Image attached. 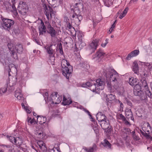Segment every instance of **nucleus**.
I'll list each match as a JSON object with an SVG mask.
<instances>
[{
    "label": "nucleus",
    "mask_w": 152,
    "mask_h": 152,
    "mask_svg": "<svg viewBox=\"0 0 152 152\" xmlns=\"http://www.w3.org/2000/svg\"><path fill=\"white\" fill-rule=\"evenodd\" d=\"M104 76L106 77L107 88L111 90L113 87L117 89L118 86V75L114 69H110L104 71Z\"/></svg>",
    "instance_id": "nucleus-1"
},
{
    "label": "nucleus",
    "mask_w": 152,
    "mask_h": 152,
    "mask_svg": "<svg viewBox=\"0 0 152 152\" xmlns=\"http://www.w3.org/2000/svg\"><path fill=\"white\" fill-rule=\"evenodd\" d=\"M134 93L135 96H138L141 100H146L147 99V96L145 92L141 90V86L140 85H136L134 87Z\"/></svg>",
    "instance_id": "nucleus-2"
},
{
    "label": "nucleus",
    "mask_w": 152,
    "mask_h": 152,
    "mask_svg": "<svg viewBox=\"0 0 152 152\" xmlns=\"http://www.w3.org/2000/svg\"><path fill=\"white\" fill-rule=\"evenodd\" d=\"M77 69H81L82 70L88 69L89 65L82 60L80 55H77Z\"/></svg>",
    "instance_id": "nucleus-3"
},
{
    "label": "nucleus",
    "mask_w": 152,
    "mask_h": 152,
    "mask_svg": "<svg viewBox=\"0 0 152 152\" xmlns=\"http://www.w3.org/2000/svg\"><path fill=\"white\" fill-rule=\"evenodd\" d=\"M77 34L78 37V42H77V52L79 50V48L80 50L85 46V43L83 42L82 39L84 37L83 33L80 30H77Z\"/></svg>",
    "instance_id": "nucleus-4"
},
{
    "label": "nucleus",
    "mask_w": 152,
    "mask_h": 152,
    "mask_svg": "<svg viewBox=\"0 0 152 152\" xmlns=\"http://www.w3.org/2000/svg\"><path fill=\"white\" fill-rule=\"evenodd\" d=\"M1 19L3 21L2 26L4 29H10L14 24V21L12 20L4 18L2 16Z\"/></svg>",
    "instance_id": "nucleus-5"
},
{
    "label": "nucleus",
    "mask_w": 152,
    "mask_h": 152,
    "mask_svg": "<svg viewBox=\"0 0 152 152\" xmlns=\"http://www.w3.org/2000/svg\"><path fill=\"white\" fill-rule=\"evenodd\" d=\"M18 9L19 13L23 15L26 14L28 10V7L26 3L23 1L20 2Z\"/></svg>",
    "instance_id": "nucleus-6"
},
{
    "label": "nucleus",
    "mask_w": 152,
    "mask_h": 152,
    "mask_svg": "<svg viewBox=\"0 0 152 152\" xmlns=\"http://www.w3.org/2000/svg\"><path fill=\"white\" fill-rule=\"evenodd\" d=\"M43 9L44 10V12L45 15L48 20L49 19L50 17L51 18L53 14V10L51 7L48 5L46 4H43L42 6Z\"/></svg>",
    "instance_id": "nucleus-7"
},
{
    "label": "nucleus",
    "mask_w": 152,
    "mask_h": 152,
    "mask_svg": "<svg viewBox=\"0 0 152 152\" xmlns=\"http://www.w3.org/2000/svg\"><path fill=\"white\" fill-rule=\"evenodd\" d=\"M104 53L101 49H99L92 57V59L97 62H99L103 58Z\"/></svg>",
    "instance_id": "nucleus-8"
},
{
    "label": "nucleus",
    "mask_w": 152,
    "mask_h": 152,
    "mask_svg": "<svg viewBox=\"0 0 152 152\" xmlns=\"http://www.w3.org/2000/svg\"><path fill=\"white\" fill-rule=\"evenodd\" d=\"M57 93L55 94H52L50 96V100H49V104H57L60 103L62 99L61 96L57 95Z\"/></svg>",
    "instance_id": "nucleus-9"
},
{
    "label": "nucleus",
    "mask_w": 152,
    "mask_h": 152,
    "mask_svg": "<svg viewBox=\"0 0 152 152\" xmlns=\"http://www.w3.org/2000/svg\"><path fill=\"white\" fill-rule=\"evenodd\" d=\"M63 75L68 79L70 74L72 71V66L70 65L62 68Z\"/></svg>",
    "instance_id": "nucleus-10"
},
{
    "label": "nucleus",
    "mask_w": 152,
    "mask_h": 152,
    "mask_svg": "<svg viewBox=\"0 0 152 152\" xmlns=\"http://www.w3.org/2000/svg\"><path fill=\"white\" fill-rule=\"evenodd\" d=\"M45 24L47 27V32L50 34L51 37H55L56 33V31L51 26L49 22L46 21Z\"/></svg>",
    "instance_id": "nucleus-11"
},
{
    "label": "nucleus",
    "mask_w": 152,
    "mask_h": 152,
    "mask_svg": "<svg viewBox=\"0 0 152 152\" xmlns=\"http://www.w3.org/2000/svg\"><path fill=\"white\" fill-rule=\"evenodd\" d=\"M100 41L99 39H95L92 41L89 45V48L91 50V53L94 52L99 45V43Z\"/></svg>",
    "instance_id": "nucleus-12"
},
{
    "label": "nucleus",
    "mask_w": 152,
    "mask_h": 152,
    "mask_svg": "<svg viewBox=\"0 0 152 152\" xmlns=\"http://www.w3.org/2000/svg\"><path fill=\"white\" fill-rule=\"evenodd\" d=\"M96 82L95 83L97 86V90L98 91L103 90L105 85L104 80L102 78H99L96 80Z\"/></svg>",
    "instance_id": "nucleus-13"
},
{
    "label": "nucleus",
    "mask_w": 152,
    "mask_h": 152,
    "mask_svg": "<svg viewBox=\"0 0 152 152\" xmlns=\"http://www.w3.org/2000/svg\"><path fill=\"white\" fill-rule=\"evenodd\" d=\"M38 29L39 31V35H43L45 34L46 32V27L42 20H41V23L39 26Z\"/></svg>",
    "instance_id": "nucleus-14"
},
{
    "label": "nucleus",
    "mask_w": 152,
    "mask_h": 152,
    "mask_svg": "<svg viewBox=\"0 0 152 152\" xmlns=\"http://www.w3.org/2000/svg\"><path fill=\"white\" fill-rule=\"evenodd\" d=\"M53 45H47L44 47V48L46 50L47 52L49 55L50 56H53L54 55L55 50L53 49L52 48Z\"/></svg>",
    "instance_id": "nucleus-15"
},
{
    "label": "nucleus",
    "mask_w": 152,
    "mask_h": 152,
    "mask_svg": "<svg viewBox=\"0 0 152 152\" xmlns=\"http://www.w3.org/2000/svg\"><path fill=\"white\" fill-rule=\"evenodd\" d=\"M8 47L11 51L10 53L11 54V56L14 59H16L18 58L17 55L15 51H14V48H12L13 45L12 44L8 43Z\"/></svg>",
    "instance_id": "nucleus-16"
},
{
    "label": "nucleus",
    "mask_w": 152,
    "mask_h": 152,
    "mask_svg": "<svg viewBox=\"0 0 152 152\" xmlns=\"http://www.w3.org/2000/svg\"><path fill=\"white\" fill-rule=\"evenodd\" d=\"M139 53V50H134L128 54L126 58V59L128 60H129L131 58L138 55Z\"/></svg>",
    "instance_id": "nucleus-17"
},
{
    "label": "nucleus",
    "mask_w": 152,
    "mask_h": 152,
    "mask_svg": "<svg viewBox=\"0 0 152 152\" xmlns=\"http://www.w3.org/2000/svg\"><path fill=\"white\" fill-rule=\"evenodd\" d=\"M132 70L135 73L138 75L139 74V67L137 62L134 61L133 63Z\"/></svg>",
    "instance_id": "nucleus-18"
},
{
    "label": "nucleus",
    "mask_w": 152,
    "mask_h": 152,
    "mask_svg": "<svg viewBox=\"0 0 152 152\" xmlns=\"http://www.w3.org/2000/svg\"><path fill=\"white\" fill-rule=\"evenodd\" d=\"M131 130L129 128H125L122 132V135L125 139L127 138L130 133H131Z\"/></svg>",
    "instance_id": "nucleus-19"
},
{
    "label": "nucleus",
    "mask_w": 152,
    "mask_h": 152,
    "mask_svg": "<svg viewBox=\"0 0 152 152\" xmlns=\"http://www.w3.org/2000/svg\"><path fill=\"white\" fill-rule=\"evenodd\" d=\"M21 91L19 89L15 91V96L19 100H23V97L22 94H21Z\"/></svg>",
    "instance_id": "nucleus-20"
},
{
    "label": "nucleus",
    "mask_w": 152,
    "mask_h": 152,
    "mask_svg": "<svg viewBox=\"0 0 152 152\" xmlns=\"http://www.w3.org/2000/svg\"><path fill=\"white\" fill-rule=\"evenodd\" d=\"M72 103V101L70 100V98L69 97H66L65 95H63V104L64 105H69Z\"/></svg>",
    "instance_id": "nucleus-21"
},
{
    "label": "nucleus",
    "mask_w": 152,
    "mask_h": 152,
    "mask_svg": "<svg viewBox=\"0 0 152 152\" xmlns=\"http://www.w3.org/2000/svg\"><path fill=\"white\" fill-rule=\"evenodd\" d=\"M99 124L103 129H107L109 127V125L108 122H107L106 119L105 120L102 121Z\"/></svg>",
    "instance_id": "nucleus-22"
},
{
    "label": "nucleus",
    "mask_w": 152,
    "mask_h": 152,
    "mask_svg": "<svg viewBox=\"0 0 152 152\" xmlns=\"http://www.w3.org/2000/svg\"><path fill=\"white\" fill-rule=\"evenodd\" d=\"M37 118V122H39L40 124H45L46 121V118L45 117L38 115Z\"/></svg>",
    "instance_id": "nucleus-23"
},
{
    "label": "nucleus",
    "mask_w": 152,
    "mask_h": 152,
    "mask_svg": "<svg viewBox=\"0 0 152 152\" xmlns=\"http://www.w3.org/2000/svg\"><path fill=\"white\" fill-rule=\"evenodd\" d=\"M9 75H10V72H11L12 73H15L17 72V69L15 66V65L12 64H10L9 66Z\"/></svg>",
    "instance_id": "nucleus-24"
},
{
    "label": "nucleus",
    "mask_w": 152,
    "mask_h": 152,
    "mask_svg": "<svg viewBox=\"0 0 152 152\" xmlns=\"http://www.w3.org/2000/svg\"><path fill=\"white\" fill-rule=\"evenodd\" d=\"M129 84L132 86H134V87H135L136 85H139L137 84V79L133 77L129 78Z\"/></svg>",
    "instance_id": "nucleus-25"
},
{
    "label": "nucleus",
    "mask_w": 152,
    "mask_h": 152,
    "mask_svg": "<svg viewBox=\"0 0 152 152\" xmlns=\"http://www.w3.org/2000/svg\"><path fill=\"white\" fill-rule=\"evenodd\" d=\"M15 49L18 53H22L23 50L22 45L21 44L18 43L15 46Z\"/></svg>",
    "instance_id": "nucleus-26"
},
{
    "label": "nucleus",
    "mask_w": 152,
    "mask_h": 152,
    "mask_svg": "<svg viewBox=\"0 0 152 152\" xmlns=\"http://www.w3.org/2000/svg\"><path fill=\"white\" fill-rule=\"evenodd\" d=\"M96 118L97 120L99 122V123L101 122L102 121L106 119V117L104 115L100 114H97L96 115Z\"/></svg>",
    "instance_id": "nucleus-27"
},
{
    "label": "nucleus",
    "mask_w": 152,
    "mask_h": 152,
    "mask_svg": "<svg viewBox=\"0 0 152 152\" xmlns=\"http://www.w3.org/2000/svg\"><path fill=\"white\" fill-rule=\"evenodd\" d=\"M141 81L142 83L141 86L142 87L144 88L145 89H147L148 88V86L147 81L146 78L144 77L142 79Z\"/></svg>",
    "instance_id": "nucleus-28"
},
{
    "label": "nucleus",
    "mask_w": 152,
    "mask_h": 152,
    "mask_svg": "<svg viewBox=\"0 0 152 152\" xmlns=\"http://www.w3.org/2000/svg\"><path fill=\"white\" fill-rule=\"evenodd\" d=\"M17 78L15 77H13L12 79H9V83L10 86H13L17 82Z\"/></svg>",
    "instance_id": "nucleus-29"
},
{
    "label": "nucleus",
    "mask_w": 152,
    "mask_h": 152,
    "mask_svg": "<svg viewBox=\"0 0 152 152\" xmlns=\"http://www.w3.org/2000/svg\"><path fill=\"white\" fill-rule=\"evenodd\" d=\"M71 9V14H72V15L70 16V17H72L73 18H74L76 15V13L75 12V6H72L70 7Z\"/></svg>",
    "instance_id": "nucleus-30"
},
{
    "label": "nucleus",
    "mask_w": 152,
    "mask_h": 152,
    "mask_svg": "<svg viewBox=\"0 0 152 152\" xmlns=\"http://www.w3.org/2000/svg\"><path fill=\"white\" fill-rule=\"evenodd\" d=\"M22 142L23 141L21 138L19 137H16L14 144L20 146L21 145Z\"/></svg>",
    "instance_id": "nucleus-31"
},
{
    "label": "nucleus",
    "mask_w": 152,
    "mask_h": 152,
    "mask_svg": "<svg viewBox=\"0 0 152 152\" xmlns=\"http://www.w3.org/2000/svg\"><path fill=\"white\" fill-rule=\"evenodd\" d=\"M96 150V146L95 144L93 145L92 147L86 149L87 152H94Z\"/></svg>",
    "instance_id": "nucleus-32"
},
{
    "label": "nucleus",
    "mask_w": 152,
    "mask_h": 152,
    "mask_svg": "<svg viewBox=\"0 0 152 152\" xmlns=\"http://www.w3.org/2000/svg\"><path fill=\"white\" fill-rule=\"evenodd\" d=\"M69 65H70L69 62L65 59H64L62 60L61 62V66L62 68L68 66Z\"/></svg>",
    "instance_id": "nucleus-33"
},
{
    "label": "nucleus",
    "mask_w": 152,
    "mask_h": 152,
    "mask_svg": "<svg viewBox=\"0 0 152 152\" xmlns=\"http://www.w3.org/2000/svg\"><path fill=\"white\" fill-rule=\"evenodd\" d=\"M97 87L96 83H94V84L91 85L90 88L91 90L93 92H95L96 93H98V91L97 90Z\"/></svg>",
    "instance_id": "nucleus-34"
},
{
    "label": "nucleus",
    "mask_w": 152,
    "mask_h": 152,
    "mask_svg": "<svg viewBox=\"0 0 152 152\" xmlns=\"http://www.w3.org/2000/svg\"><path fill=\"white\" fill-rule=\"evenodd\" d=\"M145 93L146 96H148V97L150 98H152V94H151V91L148 88L147 89H145Z\"/></svg>",
    "instance_id": "nucleus-35"
},
{
    "label": "nucleus",
    "mask_w": 152,
    "mask_h": 152,
    "mask_svg": "<svg viewBox=\"0 0 152 152\" xmlns=\"http://www.w3.org/2000/svg\"><path fill=\"white\" fill-rule=\"evenodd\" d=\"M131 134L132 135V137L134 140L137 141L139 140V137L137 135V134L135 133V131H132L131 132Z\"/></svg>",
    "instance_id": "nucleus-36"
},
{
    "label": "nucleus",
    "mask_w": 152,
    "mask_h": 152,
    "mask_svg": "<svg viewBox=\"0 0 152 152\" xmlns=\"http://www.w3.org/2000/svg\"><path fill=\"white\" fill-rule=\"evenodd\" d=\"M102 144L104 147H108V148H110L111 144L106 139L104 140L103 142H102Z\"/></svg>",
    "instance_id": "nucleus-37"
},
{
    "label": "nucleus",
    "mask_w": 152,
    "mask_h": 152,
    "mask_svg": "<svg viewBox=\"0 0 152 152\" xmlns=\"http://www.w3.org/2000/svg\"><path fill=\"white\" fill-rule=\"evenodd\" d=\"M5 8H6L7 11H11V5L9 2H6L4 4Z\"/></svg>",
    "instance_id": "nucleus-38"
},
{
    "label": "nucleus",
    "mask_w": 152,
    "mask_h": 152,
    "mask_svg": "<svg viewBox=\"0 0 152 152\" xmlns=\"http://www.w3.org/2000/svg\"><path fill=\"white\" fill-rule=\"evenodd\" d=\"M7 137L9 139V140L10 142L13 144H15L16 138L12 136H9L7 135Z\"/></svg>",
    "instance_id": "nucleus-39"
},
{
    "label": "nucleus",
    "mask_w": 152,
    "mask_h": 152,
    "mask_svg": "<svg viewBox=\"0 0 152 152\" xmlns=\"http://www.w3.org/2000/svg\"><path fill=\"white\" fill-rule=\"evenodd\" d=\"M142 134L145 136L147 139H150V140H152V137L148 134L143 132H142Z\"/></svg>",
    "instance_id": "nucleus-40"
},
{
    "label": "nucleus",
    "mask_w": 152,
    "mask_h": 152,
    "mask_svg": "<svg viewBox=\"0 0 152 152\" xmlns=\"http://www.w3.org/2000/svg\"><path fill=\"white\" fill-rule=\"evenodd\" d=\"M27 121L28 123H30L31 124H35L37 123L35 119L34 118L31 119V118H29V117H28L27 119Z\"/></svg>",
    "instance_id": "nucleus-41"
},
{
    "label": "nucleus",
    "mask_w": 152,
    "mask_h": 152,
    "mask_svg": "<svg viewBox=\"0 0 152 152\" xmlns=\"http://www.w3.org/2000/svg\"><path fill=\"white\" fill-rule=\"evenodd\" d=\"M125 113L126 116L127 117H128L129 118V117L132 115H133L132 113L131 109H129L128 110H126L125 112Z\"/></svg>",
    "instance_id": "nucleus-42"
},
{
    "label": "nucleus",
    "mask_w": 152,
    "mask_h": 152,
    "mask_svg": "<svg viewBox=\"0 0 152 152\" xmlns=\"http://www.w3.org/2000/svg\"><path fill=\"white\" fill-rule=\"evenodd\" d=\"M43 96L44 97L45 99L46 102H49V100L48 99V94L47 92L45 93L43 95Z\"/></svg>",
    "instance_id": "nucleus-43"
},
{
    "label": "nucleus",
    "mask_w": 152,
    "mask_h": 152,
    "mask_svg": "<svg viewBox=\"0 0 152 152\" xmlns=\"http://www.w3.org/2000/svg\"><path fill=\"white\" fill-rule=\"evenodd\" d=\"M49 152H60L59 149L57 148L54 147L53 148L49 149Z\"/></svg>",
    "instance_id": "nucleus-44"
},
{
    "label": "nucleus",
    "mask_w": 152,
    "mask_h": 152,
    "mask_svg": "<svg viewBox=\"0 0 152 152\" xmlns=\"http://www.w3.org/2000/svg\"><path fill=\"white\" fill-rule=\"evenodd\" d=\"M82 19V16L81 15H77V21L78 20L77 25H79L80 23L81 20Z\"/></svg>",
    "instance_id": "nucleus-45"
},
{
    "label": "nucleus",
    "mask_w": 152,
    "mask_h": 152,
    "mask_svg": "<svg viewBox=\"0 0 152 152\" xmlns=\"http://www.w3.org/2000/svg\"><path fill=\"white\" fill-rule=\"evenodd\" d=\"M91 85V83L90 82H87L86 83L82 84V87H90Z\"/></svg>",
    "instance_id": "nucleus-46"
},
{
    "label": "nucleus",
    "mask_w": 152,
    "mask_h": 152,
    "mask_svg": "<svg viewBox=\"0 0 152 152\" xmlns=\"http://www.w3.org/2000/svg\"><path fill=\"white\" fill-rule=\"evenodd\" d=\"M37 144L39 146L40 148L41 147L44 145L45 144L41 140L38 141L37 142Z\"/></svg>",
    "instance_id": "nucleus-47"
},
{
    "label": "nucleus",
    "mask_w": 152,
    "mask_h": 152,
    "mask_svg": "<svg viewBox=\"0 0 152 152\" xmlns=\"http://www.w3.org/2000/svg\"><path fill=\"white\" fill-rule=\"evenodd\" d=\"M40 148L43 151V152H47V148L45 144L43 145V146L40 147Z\"/></svg>",
    "instance_id": "nucleus-48"
},
{
    "label": "nucleus",
    "mask_w": 152,
    "mask_h": 152,
    "mask_svg": "<svg viewBox=\"0 0 152 152\" xmlns=\"http://www.w3.org/2000/svg\"><path fill=\"white\" fill-rule=\"evenodd\" d=\"M7 86L6 85L3 87H2L1 88L0 93L2 92L3 93H4L6 92L7 89Z\"/></svg>",
    "instance_id": "nucleus-49"
},
{
    "label": "nucleus",
    "mask_w": 152,
    "mask_h": 152,
    "mask_svg": "<svg viewBox=\"0 0 152 152\" xmlns=\"http://www.w3.org/2000/svg\"><path fill=\"white\" fill-rule=\"evenodd\" d=\"M58 47L59 49V52H60V53L61 55H63V50L62 45H61V43H60Z\"/></svg>",
    "instance_id": "nucleus-50"
},
{
    "label": "nucleus",
    "mask_w": 152,
    "mask_h": 152,
    "mask_svg": "<svg viewBox=\"0 0 152 152\" xmlns=\"http://www.w3.org/2000/svg\"><path fill=\"white\" fill-rule=\"evenodd\" d=\"M12 11L14 12L16 11V8L14 4H13L12 5H11V11Z\"/></svg>",
    "instance_id": "nucleus-51"
},
{
    "label": "nucleus",
    "mask_w": 152,
    "mask_h": 152,
    "mask_svg": "<svg viewBox=\"0 0 152 152\" xmlns=\"http://www.w3.org/2000/svg\"><path fill=\"white\" fill-rule=\"evenodd\" d=\"M108 40L109 39H106L105 41V42L104 43H102L101 44V46L103 47H105L107 44L108 43Z\"/></svg>",
    "instance_id": "nucleus-52"
},
{
    "label": "nucleus",
    "mask_w": 152,
    "mask_h": 152,
    "mask_svg": "<svg viewBox=\"0 0 152 152\" xmlns=\"http://www.w3.org/2000/svg\"><path fill=\"white\" fill-rule=\"evenodd\" d=\"M109 97L110 98H111V99H110V100H113L115 99V96L112 94L109 95Z\"/></svg>",
    "instance_id": "nucleus-53"
},
{
    "label": "nucleus",
    "mask_w": 152,
    "mask_h": 152,
    "mask_svg": "<svg viewBox=\"0 0 152 152\" xmlns=\"http://www.w3.org/2000/svg\"><path fill=\"white\" fill-rule=\"evenodd\" d=\"M142 64L147 66H150L151 64L148 62H142Z\"/></svg>",
    "instance_id": "nucleus-54"
},
{
    "label": "nucleus",
    "mask_w": 152,
    "mask_h": 152,
    "mask_svg": "<svg viewBox=\"0 0 152 152\" xmlns=\"http://www.w3.org/2000/svg\"><path fill=\"white\" fill-rule=\"evenodd\" d=\"M119 116H120V118L123 121H124V120H125L126 119L125 117L122 114H120V115H119Z\"/></svg>",
    "instance_id": "nucleus-55"
},
{
    "label": "nucleus",
    "mask_w": 152,
    "mask_h": 152,
    "mask_svg": "<svg viewBox=\"0 0 152 152\" xmlns=\"http://www.w3.org/2000/svg\"><path fill=\"white\" fill-rule=\"evenodd\" d=\"M84 110L85 112L87 113L88 115L90 116V117L91 118L92 117V115L90 114V113L88 111V110L85 109H84Z\"/></svg>",
    "instance_id": "nucleus-56"
},
{
    "label": "nucleus",
    "mask_w": 152,
    "mask_h": 152,
    "mask_svg": "<svg viewBox=\"0 0 152 152\" xmlns=\"http://www.w3.org/2000/svg\"><path fill=\"white\" fill-rule=\"evenodd\" d=\"M124 123L126 125H129V126L131 125L130 123L127 120H126V119L124 120Z\"/></svg>",
    "instance_id": "nucleus-57"
},
{
    "label": "nucleus",
    "mask_w": 152,
    "mask_h": 152,
    "mask_svg": "<svg viewBox=\"0 0 152 152\" xmlns=\"http://www.w3.org/2000/svg\"><path fill=\"white\" fill-rule=\"evenodd\" d=\"M129 9V8L128 7H126L123 12V13L124 14H126L127 13V11H128Z\"/></svg>",
    "instance_id": "nucleus-58"
},
{
    "label": "nucleus",
    "mask_w": 152,
    "mask_h": 152,
    "mask_svg": "<svg viewBox=\"0 0 152 152\" xmlns=\"http://www.w3.org/2000/svg\"><path fill=\"white\" fill-rule=\"evenodd\" d=\"M126 15V14H124L123 12H122V13L120 15L119 18L120 19H122Z\"/></svg>",
    "instance_id": "nucleus-59"
},
{
    "label": "nucleus",
    "mask_w": 152,
    "mask_h": 152,
    "mask_svg": "<svg viewBox=\"0 0 152 152\" xmlns=\"http://www.w3.org/2000/svg\"><path fill=\"white\" fill-rule=\"evenodd\" d=\"M8 151V152H14L15 151L14 150V148H12V147H11L10 148H9Z\"/></svg>",
    "instance_id": "nucleus-60"
},
{
    "label": "nucleus",
    "mask_w": 152,
    "mask_h": 152,
    "mask_svg": "<svg viewBox=\"0 0 152 152\" xmlns=\"http://www.w3.org/2000/svg\"><path fill=\"white\" fill-rule=\"evenodd\" d=\"M126 101L128 105L131 106H132V104L130 101H129L128 100H126Z\"/></svg>",
    "instance_id": "nucleus-61"
},
{
    "label": "nucleus",
    "mask_w": 152,
    "mask_h": 152,
    "mask_svg": "<svg viewBox=\"0 0 152 152\" xmlns=\"http://www.w3.org/2000/svg\"><path fill=\"white\" fill-rule=\"evenodd\" d=\"M94 130L96 134H97L98 132V129L96 127L94 128Z\"/></svg>",
    "instance_id": "nucleus-62"
},
{
    "label": "nucleus",
    "mask_w": 152,
    "mask_h": 152,
    "mask_svg": "<svg viewBox=\"0 0 152 152\" xmlns=\"http://www.w3.org/2000/svg\"><path fill=\"white\" fill-rule=\"evenodd\" d=\"M41 134H42V136H43V134H42V133H41L40 132V133H37V135L38 136H39V137L40 138H43V137H41Z\"/></svg>",
    "instance_id": "nucleus-63"
},
{
    "label": "nucleus",
    "mask_w": 152,
    "mask_h": 152,
    "mask_svg": "<svg viewBox=\"0 0 152 152\" xmlns=\"http://www.w3.org/2000/svg\"><path fill=\"white\" fill-rule=\"evenodd\" d=\"M26 112L28 113H30L31 112V110L29 109H28V107L26 108V110H25Z\"/></svg>",
    "instance_id": "nucleus-64"
}]
</instances>
